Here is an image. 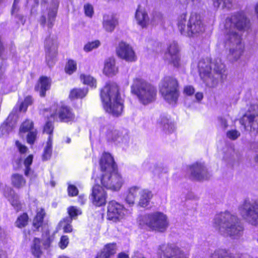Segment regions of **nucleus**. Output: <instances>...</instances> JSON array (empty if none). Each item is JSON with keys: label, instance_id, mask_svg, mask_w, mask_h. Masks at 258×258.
Listing matches in <instances>:
<instances>
[{"label": "nucleus", "instance_id": "1", "mask_svg": "<svg viewBox=\"0 0 258 258\" xmlns=\"http://www.w3.org/2000/svg\"><path fill=\"white\" fill-rule=\"evenodd\" d=\"M250 26V20L243 11L235 12L225 20V46L229 49V54L234 61L237 60L243 55L244 45L242 43L241 36L233 30L243 31L249 29Z\"/></svg>", "mask_w": 258, "mask_h": 258}, {"label": "nucleus", "instance_id": "2", "mask_svg": "<svg viewBox=\"0 0 258 258\" xmlns=\"http://www.w3.org/2000/svg\"><path fill=\"white\" fill-rule=\"evenodd\" d=\"M100 170L104 172L100 177V183L106 189L118 191L122 186L123 180L117 171L113 157L107 152H103L99 160Z\"/></svg>", "mask_w": 258, "mask_h": 258}, {"label": "nucleus", "instance_id": "3", "mask_svg": "<svg viewBox=\"0 0 258 258\" xmlns=\"http://www.w3.org/2000/svg\"><path fill=\"white\" fill-rule=\"evenodd\" d=\"M100 97L106 112L114 116L120 115L124 108V100L121 98L118 84L107 82L100 91Z\"/></svg>", "mask_w": 258, "mask_h": 258}, {"label": "nucleus", "instance_id": "4", "mask_svg": "<svg viewBox=\"0 0 258 258\" xmlns=\"http://www.w3.org/2000/svg\"><path fill=\"white\" fill-rule=\"evenodd\" d=\"M214 225L221 235L233 239L239 237L243 233L244 228L240 220L229 212L218 214L214 219Z\"/></svg>", "mask_w": 258, "mask_h": 258}, {"label": "nucleus", "instance_id": "5", "mask_svg": "<svg viewBox=\"0 0 258 258\" xmlns=\"http://www.w3.org/2000/svg\"><path fill=\"white\" fill-rule=\"evenodd\" d=\"M186 22V13H183L177 18L176 25L181 34H186L189 37L197 36L205 31L204 19L201 14L191 12Z\"/></svg>", "mask_w": 258, "mask_h": 258}, {"label": "nucleus", "instance_id": "6", "mask_svg": "<svg viewBox=\"0 0 258 258\" xmlns=\"http://www.w3.org/2000/svg\"><path fill=\"white\" fill-rule=\"evenodd\" d=\"M131 93L136 95L143 105L149 104L156 99L157 90L153 84L141 77L133 80L131 86Z\"/></svg>", "mask_w": 258, "mask_h": 258}, {"label": "nucleus", "instance_id": "7", "mask_svg": "<svg viewBox=\"0 0 258 258\" xmlns=\"http://www.w3.org/2000/svg\"><path fill=\"white\" fill-rule=\"evenodd\" d=\"M159 91L169 104H176L180 95L177 79L173 76H165L161 80Z\"/></svg>", "mask_w": 258, "mask_h": 258}, {"label": "nucleus", "instance_id": "8", "mask_svg": "<svg viewBox=\"0 0 258 258\" xmlns=\"http://www.w3.org/2000/svg\"><path fill=\"white\" fill-rule=\"evenodd\" d=\"M143 225L150 231L164 233L167 230L169 223L165 214L161 212H155L144 216Z\"/></svg>", "mask_w": 258, "mask_h": 258}, {"label": "nucleus", "instance_id": "9", "mask_svg": "<svg viewBox=\"0 0 258 258\" xmlns=\"http://www.w3.org/2000/svg\"><path fill=\"white\" fill-rule=\"evenodd\" d=\"M239 122L245 130L249 127L250 132H255L258 134V105L251 104L240 118Z\"/></svg>", "mask_w": 258, "mask_h": 258}, {"label": "nucleus", "instance_id": "10", "mask_svg": "<svg viewBox=\"0 0 258 258\" xmlns=\"http://www.w3.org/2000/svg\"><path fill=\"white\" fill-rule=\"evenodd\" d=\"M125 209L123 205L114 200L110 201L107 207V219L118 222L124 218Z\"/></svg>", "mask_w": 258, "mask_h": 258}, {"label": "nucleus", "instance_id": "11", "mask_svg": "<svg viewBox=\"0 0 258 258\" xmlns=\"http://www.w3.org/2000/svg\"><path fill=\"white\" fill-rule=\"evenodd\" d=\"M104 188L106 189L101 184L100 185L98 183H95L92 186L89 199L93 206L100 207L105 205L107 193Z\"/></svg>", "mask_w": 258, "mask_h": 258}, {"label": "nucleus", "instance_id": "12", "mask_svg": "<svg viewBox=\"0 0 258 258\" xmlns=\"http://www.w3.org/2000/svg\"><path fill=\"white\" fill-rule=\"evenodd\" d=\"M115 52L118 58L127 62H135L137 60L133 47L125 41H121L118 43L115 48Z\"/></svg>", "mask_w": 258, "mask_h": 258}, {"label": "nucleus", "instance_id": "13", "mask_svg": "<svg viewBox=\"0 0 258 258\" xmlns=\"http://www.w3.org/2000/svg\"><path fill=\"white\" fill-rule=\"evenodd\" d=\"M50 117H57L59 122L71 124L75 122L76 119L73 109L66 104L58 106L54 112L50 115Z\"/></svg>", "mask_w": 258, "mask_h": 258}, {"label": "nucleus", "instance_id": "14", "mask_svg": "<svg viewBox=\"0 0 258 258\" xmlns=\"http://www.w3.org/2000/svg\"><path fill=\"white\" fill-rule=\"evenodd\" d=\"M159 250V258H187L184 251L174 244L160 245Z\"/></svg>", "mask_w": 258, "mask_h": 258}, {"label": "nucleus", "instance_id": "15", "mask_svg": "<svg viewBox=\"0 0 258 258\" xmlns=\"http://www.w3.org/2000/svg\"><path fill=\"white\" fill-rule=\"evenodd\" d=\"M241 208L246 210V216L250 224L258 226V203L255 201L251 204L248 201L245 200Z\"/></svg>", "mask_w": 258, "mask_h": 258}, {"label": "nucleus", "instance_id": "16", "mask_svg": "<svg viewBox=\"0 0 258 258\" xmlns=\"http://www.w3.org/2000/svg\"><path fill=\"white\" fill-rule=\"evenodd\" d=\"M52 79L50 77L40 76L34 86V90L39 93L41 97L46 96V92L51 89Z\"/></svg>", "mask_w": 258, "mask_h": 258}, {"label": "nucleus", "instance_id": "17", "mask_svg": "<svg viewBox=\"0 0 258 258\" xmlns=\"http://www.w3.org/2000/svg\"><path fill=\"white\" fill-rule=\"evenodd\" d=\"M166 54L169 56V63L176 68L179 67L180 65V56L179 49L177 43H172L168 46Z\"/></svg>", "mask_w": 258, "mask_h": 258}, {"label": "nucleus", "instance_id": "18", "mask_svg": "<svg viewBox=\"0 0 258 258\" xmlns=\"http://www.w3.org/2000/svg\"><path fill=\"white\" fill-rule=\"evenodd\" d=\"M15 113L11 112L0 125V137L8 135L14 128V117Z\"/></svg>", "mask_w": 258, "mask_h": 258}, {"label": "nucleus", "instance_id": "19", "mask_svg": "<svg viewBox=\"0 0 258 258\" xmlns=\"http://www.w3.org/2000/svg\"><path fill=\"white\" fill-rule=\"evenodd\" d=\"M57 15V11L50 9L47 14V17L42 13L40 16L39 22L42 27L47 25L49 29H52Z\"/></svg>", "mask_w": 258, "mask_h": 258}, {"label": "nucleus", "instance_id": "20", "mask_svg": "<svg viewBox=\"0 0 258 258\" xmlns=\"http://www.w3.org/2000/svg\"><path fill=\"white\" fill-rule=\"evenodd\" d=\"M211 68L206 65L204 68L199 69V75L204 82L208 86H214L217 83L216 80L212 76Z\"/></svg>", "mask_w": 258, "mask_h": 258}, {"label": "nucleus", "instance_id": "21", "mask_svg": "<svg viewBox=\"0 0 258 258\" xmlns=\"http://www.w3.org/2000/svg\"><path fill=\"white\" fill-rule=\"evenodd\" d=\"M118 67L116 66L115 60L114 58H107L104 62L103 73L108 77H112L117 74Z\"/></svg>", "mask_w": 258, "mask_h": 258}, {"label": "nucleus", "instance_id": "22", "mask_svg": "<svg viewBox=\"0 0 258 258\" xmlns=\"http://www.w3.org/2000/svg\"><path fill=\"white\" fill-rule=\"evenodd\" d=\"M116 244L115 242L106 244L104 247L99 251L95 258H110L116 253Z\"/></svg>", "mask_w": 258, "mask_h": 258}, {"label": "nucleus", "instance_id": "23", "mask_svg": "<svg viewBox=\"0 0 258 258\" xmlns=\"http://www.w3.org/2000/svg\"><path fill=\"white\" fill-rule=\"evenodd\" d=\"M46 216V213L43 208H40L37 211L34 217L32 225L34 231H38L39 229L44 225V220Z\"/></svg>", "mask_w": 258, "mask_h": 258}, {"label": "nucleus", "instance_id": "24", "mask_svg": "<svg viewBox=\"0 0 258 258\" xmlns=\"http://www.w3.org/2000/svg\"><path fill=\"white\" fill-rule=\"evenodd\" d=\"M191 175L194 179L200 180L204 178V174L207 172L205 167L201 163H195L190 166Z\"/></svg>", "mask_w": 258, "mask_h": 258}, {"label": "nucleus", "instance_id": "25", "mask_svg": "<svg viewBox=\"0 0 258 258\" xmlns=\"http://www.w3.org/2000/svg\"><path fill=\"white\" fill-rule=\"evenodd\" d=\"M27 181L23 175L20 173H14L11 176V184L15 189H20L25 187Z\"/></svg>", "mask_w": 258, "mask_h": 258}, {"label": "nucleus", "instance_id": "26", "mask_svg": "<svg viewBox=\"0 0 258 258\" xmlns=\"http://www.w3.org/2000/svg\"><path fill=\"white\" fill-rule=\"evenodd\" d=\"M33 100L32 96L28 95L26 96L24 100L20 103L18 107L16 106L13 108L12 112L15 113V114L17 112L25 113L27 110L28 107L31 105L33 104Z\"/></svg>", "mask_w": 258, "mask_h": 258}, {"label": "nucleus", "instance_id": "27", "mask_svg": "<svg viewBox=\"0 0 258 258\" xmlns=\"http://www.w3.org/2000/svg\"><path fill=\"white\" fill-rule=\"evenodd\" d=\"M117 23V19L114 17H109L108 15L103 16L102 24L106 31L110 32L113 31Z\"/></svg>", "mask_w": 258, "mask_h": 258}, {"label": "nucleus", "instance_id": "28", "mask_svg": "<svg viewBox=\"0 0 258 258\" xmlns=\"http://www.w3.org/2000/svg\"><path fill=\"white\" fill-rule=\"evenodd\" d=\"M41 239L38 237H34L31 245V251L33 256L40 258L43 253L41 246Z\"/></svg>", "mask_w": 258, "mask_h": 258}, {"label": "nucleus", "instance_id": "29", "mask_svg": "<svg viewBox=\"0 0 258 258\" xmlns=\"http://www.w3.org/2000/svg\"><path fill=\"white\" fill-rule=\"evenodd\" d=\"M141 189L138 186H132L128 190L125 200L130 205L134 204L136 199L139 196Z\"/></svg>", "mask_w": 258, "mask_h": 258}, {"label": "nucleus", "instance_id": "30", "mask_svg": "<svg viewBox=\"0 0 258 258\" xmlns=\"http://www.w3.org/2000/svg\"><path fill=\"white\" fill-rule=\"evenodd\" d=\"M88 90L87 88H75L72 89L69 94L71 100L82 99L87 94Z\"/></svg>", "mask_w": 258, "mask_h": 258}, {"label": "nucleus", "instance_id": "31", "mask_svg": "<svg viewBox=\"0 0 258 258\" xmlns=\"http://www.w3.org/2000/svg\"><path fill=\"white\" fill-rule=\"evenodd\" d=\"M140 199L139 201V205L142 207H146L147 206L150 200L153 197L152 192L147 189L141 190L140 193Z\"/></svg>", "mask_w": 258, "mask_h": 258}, {"label": "nucleus", "instance_id": "32", "mask_svg": "<svg viewBox=\"0 0 258 258\" xmlns=\"http://www.w3.org/2000/svg\"><path fill=\"white\" fill-rule=\"evenodd\" d=\"M107 141L109 143H114L121 139L122 134L117 130L108 129L105 134Z\"/></svg>", "mask_w": 258, "mask_h": 258}, {"label": "nucleus", "instance_id": "33", "mask_svg": "<svg viewBox=\"0 0 258 258\" xmlns=\"http://www.w3.org/2000/svg\"><path fill=\"white\" fill-rule=\"evenodd\" d=\"M29 217L27 212H23L20 214L17 218L15 222L16 227L22 229L26 227L29 223Z\"/></svg>", "mask_w": 258, "mask_h": 258}, {"label": "nucleus", "instance_id": "34", "mask_svg": "<svg viewBox=\"0 0 258 258\" xmlns=\"http://www.w3.org/2000/svg\"><path fill=\"white\" fill-rule=\"evenodd\" d=\"M135 17L138 21V23L142 27L145 28L147 26L148 22V17L147 14L145 12L138 9L136 12Z\"/></svg>", "mask_w": 258, "mask_h": 258}, {"label": "nucleus", "instance_id": "35", "mask_svg": "<svg viewBox=\"0 0 258 258\" xmlns=\"http://www.w3.org/2000/svg\"><path fill=\"white\" fill-rule=\"evenodd\" d=\"M214 8L230 9L233 6L234 0H212Z\"/></svg>", "mask_w": 258, "mask_h": 258}, {"label": "nucleus", "instance_id": "36", "mask_svg": "<svg viewBox=\"0 0 258 258\" xmlns=\"http://www.w3.org/2000/svg\"><path fill=\"white\" fill-rule=\"evenodd\" d=\"M34 128L33 122L29 119H26L24 120L19 128V133L20 135L33 131Z\"/></svg>", "mask_w": 258, "mask_h": 258}, {"label": "nucleus", "instance_id": "37", "mask_svg": "<svg viewBox=\"0 0 258 258\" xmlns=\"http://www.w3.org/2000/svg\"><path fill=\"white\" fill-rule=\"evenodd\" d=\"M80 79L83 84L87 85L92 88H96V80L90 75L82 74L80 76Z\"/></svg>", "mask_w": 258, "mask_h": 258}, {"label": "nucleus", "instance_id": "38", "mask_svg": "<svg viewBox=\"0 0 258 258\" xmlns=\"http://www.w3.org/2000/svg\"><path fill=\"white\" fill-rule=\"evenodd\" d=\"M42 237L44 248L47 249L50 247L51 244L53 241V237L50 234L49 230H46L42 233Z\"/></svg>", "mask_w": 258, "mask_h": 258}, {"label": "nucleus", "instance_id": "39", "mask_svg": "<svg viewBox=\"0 0 258 258\" xmlns=\"http://www.w3.org/2000/svg\"><path fill=\"white\" fill-rule=\"evenodd\" d=\"M77 70V61L72 59H68L64 67L65 73L71 75Z\"/></svg>", "mask_w": 258, "mask_h": 258}, {"label": "nucleus", "instance_id": "40", "mask_svg": "<svg viewBox=\"0 0 258 258\" xmlns=\"http://www.w3.org/2000/svg\"><path fill=\"white\" fill-rule=\"evenodd\" d=\"M214 71L215 73L219 76V79H223L224 73L225 72V65L220 60H216L214 62Z\"/></svg>", "mask_w": 258, "mask_h": 258}, {"label": "nucleus", "instance_id": "41", "mask_svg": "<svg viewBox=\"0 0 258 258\" xmlns=\"http://www.w3.org/2000/svg\"><path fill=\"white\" fill-rule=\"evenodd\" d=\"M159 123L164 129H172L173 126V123L170 121V118L165 115H161L160 116Z\"/></svg>", "mask_w": 258, "mask_h": 258}, {"label": "nucleus", "instance_id": "42", "mask_svg": "<svg viewBox=\"0 0 258 258\" xmlns=\"http://www.w3.org/2000/svg\"><path fill=\"white\" fill-rule=\"evenodd\" d=\"M34 156L32 154L27 156L24 160L23 163L25 166L24 174L27 176L31 171V165L33 161Z\"/></svg>", "mask_w": 258, "mask_h": 258}, {"label": "nucleus", "instance_id": "43", "mask_svg": "<svg viewBox=\"0 0 258 258\" xmlns=\"http://www.w3.org/2000/svg\"><path fill=\"white\" fill-rule=\"evenodd\" d=\"M37 136L38 132L36 130L29 132L26 136L27 143L30 145H34L37 140Z\"/></svg>", "mask_w": 258, "mask_h": 258}, {"label": "nucleus", "instance_id": "44", "mask_svg": "<svg viewBox=\"0 0 258 258\" xmlns=\"http://www.w3.org/2000/svg\"><path fill=\"white\" fill-rule=\"evenodd\" d=\"M100 45L98 40H95L91 42H88L84 46V50L86 52H89L93 49L98 48Z\"/></svg>", "mask_w": 258, "mask_h": 258}, {"label": "nucleus", "instance_id": "45", "mask_svg": "<svg viewBox=\"0 0 258 258\" xmlns=\"http://www.w3.org/2000/svg\"><path fill=\"white\" fill-rule=\"evenodd\" d=\"M84 12L86 17L92 18L94 14V10L93 5L90 3L84 4L83 7Z\"/></svg>", "mask_w": 258, "mask_h": 258}, {"label": "nucleus", "instance_id": "46", "mask_svg": "<svg viewBox=\"0 0 258 258\" xmlns=\"http://www.w3.org/2000/svg\"><path fill=\"white\" fill-rule=\"evenodd\" d=\"M68 214L71 219H73L82 214L81 210L75 206H70L68 209Z\"/></svg>", "mask_w": 258, "mask_h": 258}, {"label": "nucleus", "instance_id": "47", "mask_svg": "<svg viewBox=\"0 0 258 258\" xmlns=\"http://www.w3.org/2000/svg\"><path fill=\"white\" fill-rule=\"evenodd\" d=\"M212 258H233L230 253L224 250L215 252L212 255Z\"/></svg>", "mask_w": 258, "mask_h": 258}, {"label": "nucleus", "instance_id": "48", "mask_svg": "<svg viewBox=\"0 0 258 258\" xmlns=\"http://www.w3.org/2000/svg\"><path fill=\"white\" fill-rule=\"evenodd\" d=\"M22 159L21 157L15 158L14 157L11 160V164L13 166V170L17 171L19 170L22 165Z\"/></svg>", "mask_w": 258, "mask_h": 258}, {"label": "nucleus", "instance_id": "49", "mask_svg": "<svg viewBox=\"0 0 258 258\" xmlns=\"http://www.w3.org/2000/svg\"><path fill=\"white\" fill-rule=\"evenodd\" d=\"M10 203L11 205L15 208L17 212L22 210V204L17 198L14 197L11 200Z\"/></svg>", "mask_w": 258, "mask_h": 258}, {"label": "nucleus", "instance_id": "50", "mask_svg": "<svg viewBox=\"0 0 258 258\" xmlns=\"http://www.w3.org/2000/svg\"><path fill=\"white\" fill-rule=\"evenodd\" d=\"M54 126L51 121L48 120L46 122L43 127V132L51 135L53 133Z\"/></svg>", "mask_w": 258, "mask_h": 258}, {"label": "nucleus", "instance_id": "51", "mask_svg": "<svg viewBox=\"0 0 258 258\" xmlns=\"http://www.w3.org/2000/svg\"><path fill=\"white\" fill-rule=\"evenodd\" d=\"M69 243V239L67 235H62L60 237L58 245L61 249H65Z\"/></svg>", "mask_w": 258, "mask_h": 258}, {"label": "nucleus", "instance_id": "52", "mask_svg": "<svg viewBox=\"0 0 258 258\" xmlns=\"http://www.w3.org/2000/svg\"><path fill=\"white\" fill-rule=\"evenodd\" d=\"M15 145L21 154H24L27 152L28 148L25 145L22 144L19 141H15Z\"/></svg>", "mask_w": 258, "mask_h": 258}, {"label": "nucleus", "instance_id": "53", "mask_svg": "<svg viewBox=\"0 0 258 258\" xmlns=\"http://www.w3.org/2000/svg\"><path fill=\"white\" fill-rule=\"evenodd\" d=\"M79 192L77 187L73 184L69 185L68 187V193L70 197H75Z\"/></svg>", "mask_w": 258, "mask_h": 258}, {"label": "nucleus", "instance_id": "54", "mask_svg": "<svg viewBox=\"0 0 258 258\" xmlns=\"http://www.w3.org/2000/svg\"><path fill=\"white\" fill-rule=\"evenodd\" d=\"M52 155V148L45 147L42 154V158L43 161L49 159Z\"/></svg>", "mask_w": 258, "mask_h": 258}, {"label": "nucleus", "instance_id": "55", "mask_svg": "<svg viewBox=\"0 0 258 258\" xmlns=\"http://www.w3.org/2000/svg\"><path fill=\"white\" fill-rule=\"evenodd\" d=\"M227 136L229 139L235 140L240 136V133L235 130H232L227 132Z\"/></svg>", "mask_w": 258, "mask_h": 258}, {"label": "nucleus", "instance_id": "56", "mask_svg": "<svg viewBox=\"0 0 258 258\" xmlns=\"http://www.w3.org/2000/svg\"><path fill=\"white\" fill-rule=\"evenodd\" d=\"M195 90L192 86L186 85L184 87L183 92L186 96H191L195 93Z\"/></svg>", "mask_w": 258, "mask_h": 258}, {"label": "nucleus", "instance_id": "57", "mask_svg": "<svg viewBox=\"0 0 258 258\" xmlns=\"http://www.w3.org/2000/svg\"><path fill=\"white\" fill-rule=\"evenodd\" d=\"M5 50V47L2 37L0 35V57L2 56Z\"/></svg>", "mask_w": 258, "mask_h": 258}, {"label": "nucleus", "instance_id": "58", "mask_svg": "<svg viewBox=\"0 0 258 258\" xmlns=\"http://www.w3.org/2000/svg\"><path fill=\"white\" fill-rule=\"evenodd\" d=\"M63 230L64 233H71L73 231L72 226L68 223L64 226Z\"/></svg>", "mask_w": 258, "mask_h": 258}, {"label": "nucleus", "instance_id": "59", "mask_svg": "<svg viewBox=\"0 0 258 258\" xmlns=\"http://www.w3.org/2000/svg\"><path fill=\"white\" fill-rule=\"evenodd\" d=\"M179 1L180 4L187 6L189 4L194 5L195 2L199 1V0H179Z\"/></svg>", "mask_w": 258, "mask_h": 258}, {"label": "nucleus", "instance_id": "60", "mask_svg": "<svg viewBox=\"0 0 258 258\" xmlns=\"http://www.w3.org/2000/svg\"><path fill=\"white\" fill-rule=\"evenodd\" d=\"M87 199L84 195H80L78 197V201L81 205H84L86 202Z\"/></svg>", "mask_w": 258, "mask_h": 258}, {"label": "nucleus", "instance_id": "61", "mask_svg": "<svg viewBox=\"0 0 258 258\" xmlns=\"http://www.w3.org/2000/svg\"><path fill=\"white\" fill-rule=\"evenodd\" d=\"M51 135H49V137L48 138L47 142H46V147L52 148V140L50 136Z\"/></svg>", "mask_w": 258, "mask_h": 258}, {"label": "nucleus", "instance_id": "62", "mask_svg": "<svg viewBox=\"0 0 258 258\" xmlns=\"http://www.w3.org/2000/svg\"><path fill=\"white\" fill-rule=\"evenodd\" d=\"M20 0H14L12 8V13H14L17 10V5L19 3Z\"/></svg>", "mask_w": 258, "mask_h": 258}, {"label": "nucleus", "instance_id": "63", "mask_svg": "<svg viewBox=\"0 0 258 258\" xmlns=\"http://www.w3.org/2000/svg\"><path fill=\"white\" fill-rule=\"evenodd\" d=\"M195 97L197 101H200L203 98V94L202 92H197L195 94Z\"/></svg>", "mask_w": 258, "mask_h": 258}, {"label": "nucleus", "instance_id": "64", "mask_svg": "<svg viewBox=\"0 0 258 258\" xmlns=\"http://www.w3.org/2000/svg\"><path fill=\"white\" fill-rule=\"evenodd\" d=\"M117 258H129L128 254L121 252L118 253Z\"/></svg>", "mask_w": 258, "mask_h": 258}]
</instances>
